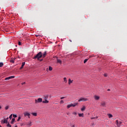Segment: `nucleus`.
Listing matches in <instances>:
<instances>
[{
  "instance_id": "nucleus-5",
  "label": "nucleus",
  "mask_w": 127,
  "mask_h": 127,
  "mask_svg": "<svg viewBox=\"0 0 127 127\" xmlns=\"http://www.w3.org/2000/svg\"><path fill=\"white\" fill-rule=\"evenodd\" d=\"M116 124L118 127H121V125H122V122L121 121H119V120H116Z\"/></svg>"
},
{
  "instance_id": "nucleus-19",
  "label": "nucleus",
  "mask_w": 127,
  "mask_h": 127,
  "mask_svg": "<svg viewBox=\"0 0 127 127\" xmlns=\"http://www.w3.org/2000/svg\"><path fill=\"white\" fill-rule=\"evenodd\" d=\"M78 116L80 118H81V117H84V114H78Z\"/></svg>"
},
{
  "instance_id": "nucleus-29",
  "label": "nucleus",
  "mask_w": 127,
  "mask_h": 127,
  "mask_svg": "<svg viewBox=\"0 0 127 127\" xmlns=\"http://www.w3.org/2000/svg\"><path fill=\"white\" fill-rule=\"evenodd\" d=\"M88 59H85L84 61V64H85V63H86L87 61H88Z\"/></svg>"
},
{
  "instance_id": "nucleus-38",
  "label": "nucleus",
  "mask_w": 127,
  "mask_h": 127,
  "mask_svg": "<svg viewBox=\"0 0 127 127\" xmlns=\"http://www.w3.org/2000/svg\"><path fill=\"white\" fill-rule=\"evenodd\" d=\"M6 120V121L7 122V121H8V117H7V118L5 119Z\"/></svg>"
},
{
  "instance_id": "nucleus-4",
  "label": "nucleus",
  "mask_w": 127,
  "mask_h": 127,
  "mask_svg": "<svg viewBox=\"0 0 127 127\" xmlns=\"http://www.w3.org/2000/svg\"><path fill=\"white\" fill-rule=\"evenodd\" d=\"M42 102V98H38L37 100L35 99V103L37 104V103H41Z\"/></svg>"
},
{
  "instance_id": "nucleus-7",
  "label": "nucleus",
  "mask_w": 127,
  "mask_h": 127,
  "mask_svg": "<svg viewBox=\"0 0 127 127\" xmlns=\"http://www.w3.org/2000/svg\"><path fill=\"white\" fill-rule=\"evenodd\" d=\"M47 99H48V97H45L44 98L45 101H43V104H48V103H49V101L48 100H47Z\"/></svg>"
},
{
  "instance_id": "nucleus-8",
  "label": "nucleus",
  "mask_w": 127,
  "mask_h": 127,
  "mask_svg": "<svg viewBox=\"0 0 127 127\" xmlns=\"http://www.w3.org/2000/svg\"><path fill=\"white\" fill-rule=\"evenodd\" d=\"M94 99L95 101H99L100 100V96L98 95H94Z\"/></svg>"
},
{
  "instance_id": "nucleus-31",
  "label": "nucleus",
  "mask_w": 127,
  "mask_h": 127,
  "mask_svg": "<svg viewBox=\"0 0 127 127\" xmlns=\"http://www.w3.org/2000/svg\"><path fill=\"white\" fill-rule=\"evenodd\" d=\"M72 115H74V116H77V113L76 112H73Z\"/></svg>"
},
{
  "instance_id": "nucleus-3",
  "label": "nucleus",
  "mask_w": 127,
  "mask_h": 127,
  "mask_svg": "<svg viewBox=\"0 0 127 127\" xmlns=\"http://www.w3.org/2000/svg\"><path fill=\"white\" fill-rule=\"evenodd\" d=\"M87 101H89V100H88V98H80L78 100V102H86Z\"/></svg>"
},
{
  "instance_id": "nucleus-1",
  "label": "nucleus",
  "mask_w": 127,
  "mask_h": 127,
  "mask_svg": "<svg viewBox=\"0 0 127 127\" xmlns=\"http://www.w3.org/2000/svg\"><path fill=\"white\" fill-rule=\"evenodd\" d=\"M42 57V53L41 52H39L34 57V59H37V60H40V58Z\"/></svg>"
},
{
  "instance_id": "nucleus-44",
  "label": "nucleus",
  "mask_w": 127,
  "mask_h": 127,
  "mask_svg": "<svg viewBox=\"0 0 127 127\" xmlns=\"http://www.w3.org/2000/svg\"><path fill=\"white\" fill-rule=\"evenodd\" d=\"M69 41H70V42H72V41H71V40H69Z\"/></svg>"
},
{
  "instance_id": "nucleus-32",
  "label": "nucleus",
  "mask_w": 127,
  "mask_h": 127,
  "mask_svg": "<svg viewBox=\"0 0 127 127\" xmlns=\"http://www.w3.org/2000/svg\"><path fill=\"white\" fill-rule=\"evenodd\" d=\"M60 104H64V101L61 100V101H60Z\"/></svg>"
},
{
  "instance_id": "nucleus-25",
  "label": "nucleus",
  "mask_w": 127,
  "mask_h": 127,
  "mask_svg": "<svg viewBox=\"0 0 127 127\" xmlns=\"http://www.w3.org/2000/svg\"><path fill=\"white\" fill-rule=\"evenodd\" d=\"M53 68H52V67H51V66H49V71H52V70H53Z\"/></svg>"
},
{
  "instance_id": "nucleus-30",
  "label": "nucleus",
  "mask_w": 127,
  "mask_h": 127,
  "mask_svg": "<svg viewBox=\"0 0 127 127\" xmlns=\"http://www.w3.org/2000/svg\"><path fill=\"white\" fill-rule=\"evenodd\" d=\"M20 119H21V118H20V117H19L17 120V122H19V121H20Z\"/></svg>"
},
{
  "instance_id": "nucleus-33",
  "label": "nucleus",
  "mask_w": 127,
  "mask_h": 127,
  "mask_svg": "<svg viewBox=\"0 0 127 127\" xmlns=\"http://www.w3.org/2000/svg\"><path fill=\"white\" fill-rule=\"evenodd\" d=\"M17 117V116H16V115H14V114L13 115V118H16Z\"/></svg>"
},
{
  "instance_id": "nucleus-11",
  "label": "nucleus",
  "mask_w": 127,
  "mask_h": 127,
  "mask_svg": "<svg viewBox=\"0 0 127 127\" xmlns=\"http://www.w3.org/2000/svg\"><path fill=\"white\" fill-rule=\"evenodd\" d=\"M24 116H27V117H29L30 118V114H29L28 112H26L24 113Z\"/></svg>"
},
{
  "instance_id": "nucleus-20",
  "label": "nucleus",
  "mask_w": 127,
  "mask_h": 127,
  "mask_svg": "<svg viewBox=\"0 0 127 127\" xmlns=\"http://www.w3.org/2000/svg\"><path fill=\"white\" fill-rule=\"evenodd\" d=\"M57 63H60V64H61V63H62V62L61 61V60L58 59Z\"/></svg>"
},
{
  "instance_id": "nucleus-16",
  "label": "nucleus",
  "mask_w": 127,
  "mask_h": 127,
  "mask_svg": "<svg viewBox=\"0 0 127 127\" xmlns=\"http://www.w3.org/2000/svg\"><path fill=\"white\" fill-rule=\"evenodd\" d=\"M27 125L28 126V127H31V122H29L27 123Z\"/></svg>"
},
{
  "instance_id": "nucleus-42",
  "label": "nucleus",
  "mask_w": 127,
  "mask_h": 127,
  "mask_svg": "<svg viewBox=\"0 0 127 127\" xmlns=\"http://www.w3.org/2000/svg\"><path fill=\"white\" fill-rule=\"evenodd\" d=\"M13 59H14V60H15V59H16V58H13Z\"/></svg>"
},
{
  "instance_id": "nucleus-36",
  "label": "nucleus",
  "mask_w": 127,
  "mask_h": 127,
  "mask_svg": "<svg viewBox=\"0 0 127 127\" xmlns=\"http://www.w3.org/2000/svg\"><path fill=\"white\" fill-rule=\"evenodd\" d=\"M65 97H63L61 98V99L63 100V99H65Z\"/></svg>"
},
{
  "instance_id": "nucleus-34",
  "label": "nucleus",
  "mask_w": 127,
  "mask_h": 127,
  "mask_svg": "<svg viewBox=\"0 0 127 127\" xmlns=\"http://www.w3.org/2000/svg\"><path fill=\"white\" fill-rule=\"evenodd\" d=\"M8 106H7L5 107V110H8Z\"/></svg>"
},
{
  "instance_id": "nucleus-9",
  "label": "nucleus",
  "mask_w": 127,
  "mask_h": 127,
  "mask_svg": "<svg viewBox=\"0 0 127 127\" xmlns=\"http://www.w3.org/2000/svg\"><path fill=\"white\" fill-rule=\"evenodd\" d=\"M15 77L14 76H11L5 78V80H9V79H13Z\"/></svg>"
},
{
  "instance_id": "nucleus-45",
  "label": "nucleus",
  "mask_w": 127,
  "mask_h": 127,
  "mask_svg": "<svg viewBox=\"0 0 127 127\" xmlns=\"http://www.w3.org/2000/svg\"><path fill=\"white\" fill-rule=\"evenodd\" d=\"M0 127H1V126L0 125Z\"/></svg>"
},
{
  "instance_id": "nucleus-6",
  "label": "nucleus",
  "mask_w": 127,
  "mask_h": 127,
  "mask_svg": "<svg viewBox=\"0 0 127 127\" xmlns=\"http://www.w3.org/2000/svg\"><path fill=\"white\" fill-rule=\"evenodd\" d=\"M106 105H107V103H106V102H105V101H102V102L101 103V104H100L101 107H105V108H106Z\"/></svg>"
},
{
  "instance_id": "nucleus-27",
  "label": "nucleus",
  "mask_w": 127,
  "mask_h": 127,
  "mask_svg": "<svg viewBox=\"0 0 127 127\" xmlns=\"http://www.w3.org/2000/svg\"><path fill=\"white\" fill-rule=\"evenodd\" d=\"M97 119H98V117H93L91 118V120H97Z\"/></svg>"
},
{
  "instance_id": "nucleus-28",
  "label": "nucleus",
  "mask_w": 127,
  "mask_h": 127,
  "mask_svg": "<svg viewBox=\"0 0 127 127\" xmlns=\"http://www.w3.org/2000/svg\"><path fill=\"white\" fill-rule=\"evenodd\" d=\"M12 118V114H11L9 117V119H10V120H11Z\"/></svg>"
},
{
  "instance_id": "nucleus-43",
  "label": "nucleus",
  "mask_w": 127,
  "mask_h": 127,
  "mask_svg": "<svg viewBox=\"0 0 127 127\" xmlns=\"http://www.w3.org/2000/svg\"><path fill=\"white\" fill-rule=\"evenodd\" d=\"M0 109H1V106H0Z\"/></svg>"
},
{
  "instance_id": "nucleus-17",
  "label": "nucleus",
  "mask_w": 127,
  "mask_h": 127,
  "mask_svg": "<svg viewBox=\"0 0 127 127\" xmlns=\"http://www.w3.org/2000/svg\"><path fill=\"white\" fill-rule=\"evenodd\" d=\"M10 62L11 63H14V59L11 58V59L10 60Z\"/></svg>"
},
{
  "instance_id": "nucleus-41",
  "label": "nucleus",
  "mask_w": 127,
  "mask_h": 127,
  "mask_svg": "<svg viewBox=\"0 0 127 127\" xmlns=\"http://www.w3.org/2000/svg\"><path fill=\"white\" fill-rule=\"evenodd\" d=\"M108 91H111L110 89H108Z\"/></svg>"
},
{
  "instance_id": "nucleus-40",
  "label": "nucleus",
  "mask_w": 127,
  "mask_h": 127,
  "mask_svg": "<svg viewBox=\"0 0 127 127\" xmlns=\"http://www.w3.org/2000/svg\"><path fill=\"white\" fill-rule=\"evenodd\" d=\"M24 84H25V82L22 83V85H24Z\"/></svg>"
},
{
  "instance_id": "nucleus-21",
  "label": "nucleus",
  "mask_w": 127,
  "mask_h": 127,
  "mask_svg": "<svg viewBox=\"0 0 127 127\" xmlns=\"http://www.w3.org/2000/svg\"><path fill=\"white\" fill-rule=\"evenodd\" d=\"M64 82L65 83H67V78L64 77Z\"/></svg>"
},
{
  "instance_id": "nucleus-23",
  "label": "nucleus",
  "mask_w": 127,
  "mask_h": 127,
  "mask_svg": "<svg viewBox=\"0 0 127 127\" xmlns=\"http://www.w3.org/2000/svg\"><path fill=\"white\" fill-rule=\"evenodd\" d=\"M3 66V63H0V68H1Z\"/></svg>"
},
{
  "instance_id": "nucleus-37",
  "label": "nucleus",
  "mask_w": 127,
  "mask_h": 127,
  "mask_svg": "<svg viewBox=\"0 0 127 127\" xmlns=\"http://www.w3.org/2000/svg\"><path fill=\"white\" fill-rule=\"evenodd\" d=\"M18 45H21V42H18Z\"/></svg>"
},
{
  "instance_id": "nucleus-24",
  "label": "nucleus",
  "mask_w": 127,
  "mask_h": 127,
  "mask_svg": "<svg viewBox=\"0 0 127 127\" xmlns=\"http://www.w3.org/2000/svg\"><path fill=\"white\" fill-rule=\"evenodd\" d=\"M108 117L110 119H111V118H113V115L112 114H108Z\"/></svg>"
},
{
  "instance_id": "nucleus-35",
  "label": "nucleus",
  "mask_w": 127,
  "mask_h": 127,
  "mask_svg": "<svg viewBox=\"0 0 127 127\" xmlns=\"http://www.w3.org/2000/svg\"><path fill=\"white\" fill-rule=\"evenodd\" d=\"M104 77H108V75L107 74V73H105L104 74Z\"/></svg>"
},
{
  "instance_id": "nucleus-26",
  "label": "nucleus",
  "mask_w": 127,
  "mask_h": 127,
  "mask_svg": "<svg viewBox=\"0 0 127 127\" xmlns=\"http://www.w3.org/2000/svg\"><path fill=\"white\" fill-rule=\"evenodd\" d=\"M7 127H11V125H10V124H9V123H8L6 125Z\"/></svg>"
},
{
  "instance_id": "nucleus-18",
  "label": "nucleus",
  "mask_w": 127,
  "mask_h": 127,
  "mask_svg": "<svg viewBox=\"0 0 127 127\" xmlns=\"http://www.w3.org/2000/svg\"><path fill=\"white\" fill-rule=\"evenodd\" d=\"M85 110H86V107L85 106H83V107L81 109V111H82V112H84Z\"/></svg>"
},
{
  "instance_id": "nucleus-10",
  "label": "nucleus",
  "mask_w": 127,
  "mask_h": 127,
  "mask_svg": "<svg viewBox=\"0 0 127 127\" xmlns=\"http://www.w3.org/2000/svg\"><path fill=\"white\" fill-rule=\"evenodd\" d=\"M1 122L2 124H7V123H8L5 119H4L3 120H2L1 121Z\"/></svg>"
},
{
  "instance_id": "nucleus-14",
  "label": "nucleus",
  "mask_w": 127,
  "mask_h": 127,
  "mask_svg": "<svg viewBox=\"0 0 127 127\" xmlns=\"http://www.w3.org/2000/svg\"><path fill=\"white\" fill-rule=\"evenodd\" d=\"M47 55V53H46V52H45L43 55H42V57H43V58H45V57Z\"/></svg>"
},
{
  "instance_id": "nucleus-39",
  "label": "nucleus",
  "mask_w": 127,
  "mask_h": 127,
  "mask_svg": "<svg viewBox=\"0 0 127 127\" xmlns=\"http://www.w3.org/2000/svg\"><path fill=\"white\" fill-rule=\"evenodd\" d=\"M40 60V62H42V61H43V59H41V60Z\"/></svg>"
},
{
  "instance_id": "nucleus-12",
  "label": "nucleus",
  "mask_w": 127,
  "mask_h": 127,
  "mask_svg": "<svg viewBox=\"0 0 127 127\" xmlns=\"http://www.w3.org/2000/svg\"><path fill=\"white\" fill-rule=\"evenodd\" d=\"M14 122H15V119L13 118L11 121L10 124L11 125H13V123H14Z\"/></svg>"
},
{
  "instance_id": "nucleus-15",
  "label": "nucleus",
  "mask_w": 127,
  "mask_h": 127,
  "mask_svg": "<svg viewBox=\"0 0 127 127\" xmlns=\"http://www.w3.org/2000/svg\"><path fill=\"white\" fill-rule=\"evenodd\" d=\"M25 65V63L23 62L22 63V65L21 66V67L20 68V69H22V68H23V66Z\"/></svg>"
},
{
  "instance_id": "nucleus-2",
  "label": "nucleus",
  "mask_w": 127,
  "mask_h": 127,
  "mask_svg": "<svg viewBox=\"0 0 127 127\" xmlns=\"http://www.w3.org/2000/svg\"><path fill=\"white\" fill-rule=\"evenodd\" d=\"M78 105V103H74V104H70L68 105L67 106V109H70V108H71V107H76V106H77Z\"/></svg>"
},
{
  "instance_id": "nucleus-22",
  "label": "nucleus",
  "mask_w": 127,
  "mask_h": 127,
  "mask_svg": "<svg viewBox=\"0 0 127 127\" xmlns=\"http://www.w3.org/2000/svg\"><path fill=\"white\" fill-rule=\"evenodd\" d=\"M32 115H33L34 117H36V116H37V113H32Z\"/></svg>"
},
{
  "instance_id": "nucleus-13",
  "label": "nucleus",
  "mask_w": 127,
  "mask_h": 127,
  "mask_svg": "<svg viewBox=\"0 0 127 127\" xmlns=\"http://www.w3.org/2000/svg\"><path fill=\"white\" fill-rule=\"evenodd\" d=\"M73 83V80H71V79H68V85H71Z\"/></svg>"
}]
</instances>
